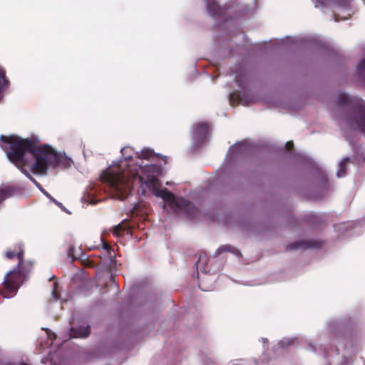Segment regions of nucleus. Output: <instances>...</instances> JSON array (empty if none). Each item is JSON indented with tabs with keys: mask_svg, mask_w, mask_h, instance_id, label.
I'll use <instances>...</instances> for the list:
<instances>
[{
	"mask_svg": "<svg viewBox=\"0 0 365 365\" xmlns=\"http://www.w3.org/2000/svg\"><path fill=\"white\" fill-rule=\"evenodd\" d=\"M286 148L288 150H291L294 148V143L292 141H288L286 143Z\"/></svg>",
	"mask_w": 365,
	"mask_h": 365,
	"instance_id": "aec40b11",
	"label": "nucleus"
},
{
	"mask_svg": "<svg viewBox=\"0 0 365 365\" xmlns=\"http://www.w3.org/2000/svg\"><path fill=\"white\" fill-rule=\"evenodd\" d=\"M262 341H263V342H264V343H266V342H267V341H268L267 339H266V338H263V339H262Z\"/></svg>",
	"mask_w": 365,
	"mask_h": 365,
	"instance_id": "b1692460",
	"label": "nucleus"
},
{
	"mask_svg": "<svg viewBox=\"0 0 365 365\" xmlns=\"http://www.w3.org/2000/svg\"><path fill=\"white\" fill-rule=\"evenodd\" d=\"M357 72L361 76H365V59H363L357 66Z\"/></svg>",
	"mask_w": 365,
	"mask_h": 365,
	"instance_id": "a211bd4d",
	"label": "nucleus"
},
{
	"mask_svg": "<svg viewBox=\"0 0 365 365\" xmlns=\"http://www.w3.org/2000/svg\"><path fill=\"white\" fill-rule=\"evenodd\" d=\"M132 149L130 147H124L121 149L122 156L125 162H129L133 159Z\"/></svg>",
	"mask_w": 365,
	"mask_h": 365,
	"instance_id": "2eb2a0df",
	"label": "nucleus"
},
{
	"mask_svg": "<svg viewBox=\"0 0 365 365\" xmlns=\"http://www.w3.org/2000/svg\"><path fill=\"white\" fill-rule=\"evenodd\" d=\"M74 247L70 245L68 249H67V254H68V256L71 257L72 258V260H75L76 258L74 257L73 255V252H74Z\"/></svg>",
	"mask_w": 365,
	"mask_h": 365,
	"instance_id": "6ab92c4d",
	"label": "nucleus"
},
{
	"mask_svg": "<svg viewBox=\"0 0 365 365\" xmlns=\"http://www.w3.org/2000/svg\"><path fill=\"white\" fill-rule=\"evenodd\" d=\"M202 257H205V255H200V257H199V261H200L202 259Z\"/></svg>",
	"mask_w": 365,
	"mask_h": 365,
	"instance_id": "5701e85b",
	"label": "nucleus"
},
{
	"mask_svg": "<svg viewBox=\"0 0 365 365\" xmlns=\"http://www.w3.org/2000/svg\"><path fill=\"white\" fill-rule=\"evenodd\" d=\"M317 2L322 3V4H324L326 1V0H317Z\"/></svg>",
	"mask_w": 365,
	"mask_h": 365,
	"instance_id": "4be33fe9",
	"label": "nucleus"
},
{
	"mask_svg": "<svg viewBox=\"0 0 365 365\" xmlns=\"http://www.w3.org/2000/svg\"><path fill=\"white\" fill-rule=\"evenodd\" d=\"M207 9L211 16L219 14L220 7L215 0H207Z\"/></svg>",
	"mask_w": 365,
	"mask_h": 365,
	"instance_id": "9b49d317",
	"label": "nucleus"
},
{
	"mask_svg": "<svg viewBox=\"0 0 365 365\" xmlns=\"http://www.w3.org/2000/svg\"><path fill=\"white\" fill-rule=\"evenodd\" d=\"M143 175H139L138 180L142 185L150 190L155 196L161 197L165 202H168L172 207L178 208L182 211H188L192 206V203L180 197L176 199L173 193L168 189H160L161 184L156 175L160 173V168L154 164L140 165Z\"/></svg>",
	"mask_w": 365,
	"mask_h": 365,
	"instance_id": "7ed1b4c3",
	"label": "nucleus"
},
{
	"mask_svg": "<svg viewBox=\"0 0 365 365\" xmlns=\"http://www.w3.org/2000/svg\"><path fill=\"white\" fill-rule=\"evenodd\" d=\"M46 195L50 197V198H52L51 195H49L48 194H46Z\"/></svg>",
	"mask_w": 365,
	"mask_h": 365,
	"instance_id": "bb28decb",
	"label": "nucleus"
},
{
	"mask_svg": "<svg viewBox=\"0 0 365 365\" xmlns=\"http://www.w3.org/2000/svg\"><path fill=\"white\" fill-rule=\"evenodd\" d=\"M128 230L127 225L118 224L113 227V234L117 237H120L124 235V232Z\"/></svg>",
	"mask_w": 365,
	"mask_h": 365,
	"instance_id": "4468645a",
	"label": "nucleus"
},
{
	"mask_svg": "<svg viewBox=\"0 0 365 365\" xmlns=\"http://www.w3.org/2000/svg\"><path fill=\"white\" fill-rule=\"evenodd\" d=\"M328 1L329 0H326L325 3L322 4V3L317 2V1L316 0V2L317 4H316V6H318V4L326 5L328 3ZM332 1L336 6H340V7H346L348 6L349 3L350 2V0H332Z\"/></svg>",
	"mask_w": 365,
	"mask_h": 365,
	"instance_id": "f3484780",
	"label": "nucleus"
},
{
	"mask_svg": "<svg viewBox=\"0 0 365 365\" xmlns=\"http://www.w3.org/2000/svg\"><path fill=\"white\" fill-rule=\"evenodd\" d=\"M283 343H284L283 341H280L279 344H280L282 346H284Z\"/></svg>",
	"mask_w": 365,
	"mask_h": 365,
	"instance_id": "393cba45",
	"label": "nucleus"
},
{
	"mask_svg": "<svg viewBox=\"0 0 365 365\" xmlns=\"http://www.w3.org/2000/svg\"><path fill=\"white\" fill-rule=\"evenodd\" d=\"M91 332V328L88 325L86 327H80V328H71L70 335L73 338H86L87 337Z\"/></svg>",
	"mask_w": 365,
	"mask_h": 365,
	"instance_id": "6e6552de",
	"label": "nucleus"
},
{
	"mask_svg": "<svg viewBox=\"0 0 365 365\" xmlns=\"http://www.w3.org/2000/svg\"><path fill=\"white\" fill-rule=\"evenodd\" d=\"M117 166L118 170H113L108 168L101 175L102 182L108 183L110 187L120 195V198H124L127 195L129 188L128 175L121 171Z\"/></svg>",
	"mask_w": 365,
	"mask_h": 365,
	"instance_id": "39448f33",
	"label": "nucleus"
},
{
	"mask_svg": "<svg viewBox=\"0 0 365 365\" xmlns=\"http://www.w3.org/2000/svg\"><path fill=\"white\" fill-rule=\"evenodd\" d=\"M209 132V125L206 123H198L193 128V137L199 142L203 141Z\"/></svg>",
	"mask_w": 365,
	"mask_h": 365,
	"instance_id": "423d86ee",
	"label": "nucleus"
},
{
	"mask_svg": "<svg viewBox=\"0 0 365 365\" xmlns=\"http://www.w3.org/2000/svg\"><path fill=\"white\" fill-rule=\"evenodd\" d=\"M319 245L314 240H300L290 243L287 246V250H295L297 249H307L311 247H317Z\"/></svg>",
	"mask_w": 365,
	"mask_h": 365,
	"instance_id": "0eeeda50",
	"label": "nucleus"
},
{
	"mask_svg": "<svg viewBox=\"0 0 365 365\" xmlns=\"http://www.w3.org/2000/svg\"><path fill=\"white\" fill-rule=\"evenodd\" d=\"M6 257L12 259L15 257L18 259L17 268L6 274L2 288L0 289L1 295L4 298L14 297L25 279L23 270L24 248L22 244L15 245L13 250L6 251Z\"/></svg>",
	"mask_w": 365,
	"mask_h": 365,
	"instance_id": "20e7f679",
	"label": "nucleus"
},
{
	"mask_svg": "<svg viewBox=\"0 0 365 365\" xmlns=\"http://www.w3.org/2000/svg\"><path fill=\"white\" fill-rule=\"evenodd\" d=\"M56 283H54V288H56Z\"/></svg>",
	"mask_w": 365,
	"mask_h": 365,
	"instance_id": "cd10ccee",
	"label": "nucleus"
},
{
	"mask_svg": "<svg viewBox=\"0 0 365 365\" xmlns=\"http://www.w3.org/2000/svg\"><path fill=\"white\" fill-rule=\"evenodd\" d=\"M350 158H343L340 163H339V168L337 170V176L339 178L344 177L346 174V171L348 169V164L350 163Z\"/></svg>",
	"mask_w": 365,
	"mask_h": 365,
	"instance_id": "9d476101",
	"label": "nucleus"
},
{
	"mask_svg": "<svg viewBox=\"0 0 365 365\" xmlns=\"http://www.w3.org/2000/svg\"><path fill=\"white\" fill-rule=\"evenodd\" d=\"M137 155L139 158L145 160H150L159 157V155L155 154L153 150L148 148L142 150L140 153H137Z\"/></svg>",
	"mask_w": 365,
	"mask_h": 365,
	"instance_id": "f8f14e48",
	"label": "nucleus"
},
{
	"mask_svg": "<svg viewBox=\"0 0 365 365\" xmlns=\"http://www.w3.org/2000/svg\"><path fill=\"white\" fill-rule=\"evenodd\" d=\"M217 252L218 255L225 252H230L234 253L236 255H238L240 254V252L238 249H237L230 245H225L220 247L217 249Z\"/></svg>",
	"mask_w": 365,
	"mask_h": 365,
	"instance_id": "ddd939ff",
	"label": "nucleus"
},
{
	"mask_svg": "<svg viewBox=\"0 0 365 365\" xmlns=\"http://www.w3.org/2000/svg\"><path fill=\"white\" fill-rule=\"evenodd\" d=\"M333 115L350 128L365 134V101L341 93L336 98Z\"/></svg>",
	"mask_w": 365,
	"mask_h": 365,
	"instance_id": "f03ea898",
	"label": "nucleus"
},
{
	"mask_svg": "<svg viewBox=\"0 0 365 365\" xmlns=\"http://www.w3.org/2000/svg\"><path fill=\"white\" fill-rule=\"evenodd\" d=\"M103 248L105 250H106L108 252H110V250H111L110 245H109L108 244H107L106 242H103Z\"/></svg>",
	"mask_w": 365,
	"mask_h": 365,
	"instance_id": "412c9836",
	"label": "nucleus"
},
{
	"mask_svg": "<svg viewBox=\"0 0 365 365\" xmlns=\"http://www.w3.org/2000/svg\"><path fill=\"white\" fill-rule=\"evenodd\" d=\"M3 364H9V363H0V365H3Z\"/></svg>",
	"mask_w": 365,
	"mask_h": 365,
	"instance_id": "a878e982",
	"label": "nucleus"
},
{
	"mask_svg": "<svg viewBox=\"0 0 365 365\" xmlns=\"http://www.w3.org/2000/svg\"><path fill=\"white\" fill-rule=\"evenodd\" d=\"M0 140L8 145L5 149L8 159L36 184L37 181L24 168L29 164L25 158L27 152L35 160L31 166V171L35 175H45L49 168H68L73 163L70 158L58 153L51 146L38 145V140L35 138L24 139L17 135H1Z\"/></svg>",
	"mask_w": 365,
	"mask_h": 365,
	"instance_id": "f257e3e1",
	"label": "nucleus"
},
{
	"mask_svg": "<svg viewBox=\"0 0 365 365\" xmlns=\"http://www.w3.org/2000/svg\"><path fill=\"white\" fill-rule=\"evenodd\" d=\"M16 190L12 186H4L0 187V204L6 198L14 195Z\"/></svg>",
	"mask_w": 365,
	"mask_h": 365,
	"instance_id": "1a4fd4ad",
	"label": "nucleus"
},
{
	"mask_svg": "<svg viewBox=\"0 0 365 365\" xmlns=\"http://www.w3.org/2000/svg\"><path fill=\"white\" fill-rule=\"evenodd\" d=\"M230 101L232 106L238 105L242 102L240 94L237 91L231 93L230 95Z\"/></svg>",
	"mask_w": 365,
	"mask_h": 365,
	"instance_id": "dca6fc26",
	"label": "nucleus"
}]
</instances>
